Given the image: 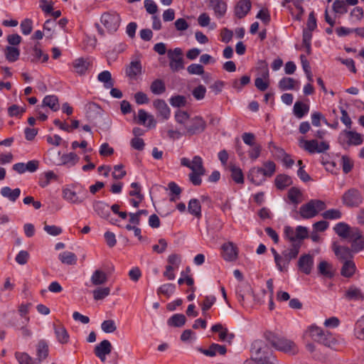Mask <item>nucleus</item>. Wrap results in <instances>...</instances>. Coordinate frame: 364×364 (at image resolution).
<instances>
[{
	"instance_id": "nucleus-31",
	"label": "nucleus",
	"mask_w": 364,
	"mask_h": 364,
	"mask_svg": "<svg viewBox=\"0 0 364 364\" xmlns=\"http://www.w3.org/2000/svg\"><path fill=\"white\" fill-rule=\"evenodd\" d=\"M138 122L149 128L155 127L156 124L154 117L144 109H139L138 112Z\"/></svg>"
},
{
	"instance_id": "nucleus-40",
	"label": "nucleus",
	"mask_w": 364,
	"mask_h": 364,
	"mask_svg": "<svg viewBox=\"0 0 364 364\" xmlns=\"http://www.w3.org/2000/svg\"><path fill=\"white\" fill-rule=\"evenodd\" d=\"M59 260L65 264L73 265L77 262V256L71 252L64 251L58 255Z\"/></svg>"
},
{
	"instance_id": "nucleus-13",
	"label": "nucleus",
	"mask_w": 364,
	"mask_h": 364,
	"mask_svg": "<svg viewBox=\"0 0 364 364\" xmlns=\"http://www.w3.org/2000/svg\"><path fill=\"white\" fill-rule=\"evenodd\" d=\"M208 8L213 11L216 18L223 17L228 10V4L225 0H209Z\"/></svg>"
},
{
	"instance_id": "nucleus-16",
	"label": "nucleus",
	"mask_w": 364,
	"mask_h": 364,
	"mask_svg": "<svg viewBox=\"0 0 364 364\" xmlns=\"http://www.w3.org/2000/svg\"><path fill=\"white\" fill-rule=\"evenodd\" d=\"M39 167V161L37 160H31L25 163H16L13 165V170L19 174H23L26 171L33 173L38 170Z\"/></svg>"
},
{
	"instance_id": "nucleus-28",
	"label": "nucleus",
	"mask_w": 364,
	"mask_h": 364,
	"mask_svg": "<svg viewBox=\"0 0 364 364\" xmlns=\"http://www.w3.org/2000/svg\"><path fill=\"white\" fill-rule=\"evenodd\" d=\"M49 348L45 340H41L36 345V356L38 363L47 358L48 356Z\"/></svg>"
},
{
	"instance_id": "nucleus-64",
	"label": "nucleus",
	"mask_w": 364,
	"mask_h": 364,
	"mask_svg": "<svg viewBox=\"0 0 364 364\" xmlns=\"http://www.w3.org/2000/svg\"><path fill=\"white\" fill-rule=\"evenodd\" d=\"M187 71L190 75H200L204 74V68L202 65L198 63L191 64L187 67Z\"/></svg>"
},
{
	"instance_id": "nucleus-62",
	"label": "nucleus",
	"mask_w": 364,
	"mask_h": 364,
	"mask_svg": "<svg viewBox=\"0 0 364 364\" xmlns=\"http://www.w3.org/2000/svg\"><path fill=\"white\" fill-rule=\"evenodd\" d=\"M168 265L177 269L181 262V257L178 254H171L167 258Z\"/></svg>"
},
{
	"instance_id": "nucleus-11",
	"label": "nucleus",
	"mask_w": 364,
	"mask_h": 364,
	"mask_svg": "<svg viewBox=\"0 0 364 364\" xmlns=\"http://www.w3.org/2000/svg\"><path fill=\"white\" fill-rule=\"evenodd\" d=\"M306 333L315 341L326 346L330 345L328 340V336L329 335L325 333L323 329L318 326L314 325L309 326L306 331Z\"/></svg>"
},
{
	"instance_id": "nucleus-39",
	"label": "nucleus",
	"mask_w": 364,
	"mask_h": 364,
	"mask_svg": "<svg viewBox=\"0 0 364 364\" xmlns=\"http://www.w3.org/2000/svg\"><path fill=\"white\" fill-rule=\"evenodd\" d=\"M292 183L291 178L285 174H279L274 180V183L278 189L283 190L289 186Z\"/></svg>"
},
{
	"instance_id": "nucleus-36",
	"label": "nucleus",
	"mask_w": 364,
	"mask_h": 364,
	"mask_svg": "<svg viewBox=\"0 0 364 364\" xmlns=\"http://www.w3.org/2000/svg\"><path fill=\"white\" fill-rule=\"evenodd\" d=\"M309 111V106L302 102L297 101L293 107L294 114L298 118H303Z\"/></svg>"
},
{
	"instance_id": "nucleus-45",
	"label": "nucleus",
	"mask_w": 364,
	"mask_h": 364,
	"mask_svg": "<svg viewBox=\"0 0 364 364\" xmlns=\"http://www.w3.org/2000/svg\"><path fill=\"white\" fill-rule=\"evenodd\" d=\"M90 280L94 285H101L107 282V277L105 272L97 269L93 272Z\"/></svg>"
},
{
	"instance_id": "nucleus-27",
	"label": "nucleus",
	"mask_w": 364,
	"mask_h": 364,
	"mask_svg": "<svg viewBox=\"0 0 364 364\" xmlns=\"http://www.w3.org/2000/svg\"><path fill=\"white\" fill-rule=\"evenodd\" d=\"M198 350L206 356L213 357L218 353L220 355L226 353V348L218 343H212L208 349L198 348Z\"/></svg>"
},
{
	"instance_id": "nucleus-58",
	"label": "nucleus",
	"mask_w": 364,
	"mask_h": 364,
	"mask_svg": "<svg viewBox=\"0 0 364 364\" xmlns=\"http://www.w3.org/2000/svg\"><path fill=\"white\" fill-rule=\"evenodd\" d=\"M322 216L328 220H337L342 217V213L338 209H329L325 211Z\"/></svg>"
},
{
	"instance_id": "nucleus-33",
	"label": "nucleus",
	"mask_w": 364,
	"mask_h": 364,
	"mask_svg": "<svg viewBox=\"0 0 364 364\" xmlns=\"http://www.w3.org/2000/svg\"><path fill=\"white\" fill-rule=\"evenodd\" d=\"M0 193L3 197L8 198L12 202H15L21 194V190L18 188L11 189L8 186H4L1 188Z\"/></svg>"
},
{
	"instance_id": "nucleus-56",
	"label": "nucleus",
	"mask_w": 364,
	"mask_h": 364,
	"mask_svg": "<svg viewBox=\"0 0 364 364\" xmlns=\"http://www.w3.org/2000/svg\"><path fill=\"white\" fill-rule=\"evenodd\" d=\"M110 294L109 287H100L93 291V297L95 300H101Z\"/></svg>"
},
{
	"instance_id": "nucleus-61",
	"label": "nucleus",
	"mask_w": 364,
	"mask_h": 364,
	"mask_svg": "<svg viewBox=\"0 0 364 364\" xmlns=\"http://www.w3.org/2000/svg\"><path fill=\"white\" fill-rule=\"evenodd\" d=\"M21 32L23 35H28L31 33L33 29V21L30 18H25L23 20L20 25Z\"/></svg>"
},
{
	"instance_id": "nucleus-42",
	"label": "nucleus",
	"mask_w": 364,
	"mask_h": 364,
	"mask_svg": "<svg viewBox=\"0 0 364 364\" xmlns=\"http://www.w3.org/2000/svg\"><path fill=\"white\" fill-rule=\"evenodd\" d=\"M80 158L76 154L70 152L69 154H63L62 156L60 164L71 167L77 164Z\"/></svg>"
},
{
	"instance_id": "nucleus-52",
	"label": "nucleus",
	"mask_w": 364,
	"mask_h": 364,
	"mask_svg": "<svg viewBox=\"0 0 364 364\" xmlns=\"http://www.w3.org/2000/svg\"><path fill=\"white\" fill-rule=\"evenodd\" d=\"M150 89L154 94L161 95L165 92L166 87L164 82L162 80H156L151 83Z\"/></svg>"
},
{
	"instance_id": "nucleus-47",
	"label": "nucleus",
	"mask_w": 364,
	"mask_h": 364,
	"mask_svg": "<svg viewBox=\"0 0 364 364\" xmlns=\"http://www.w3.org/2000/svg\"><path fill=\"white\" fill-rule=\"evenodd\" d=\"M230 169L232 180L237 183L242 184L244 183V175L242 169L235 165L230 166Z\"/></svg>"
},
{
	"instance_id": "nucleus-6",
	"label": "nucleus",
	"mask_w": 364,
	"mask_h": 364,
	"mask_svg": "<svg viewBox=\"0 0 364 364\" xmlns=\"http://www.w3.org/2000/svg\"><path fill=\"white\" fill-rule=\"evenodd\" d=\"M326 207L325 203L321 200H311L300 207L299 213L304 219H309L315 217Z\"/></svg>"
},
{
	"instance_id": "nucleus-19",
	"label": "nucleus",
	"mask_w": 364,
	"mask_h": 364,
	"mask_svg": "<svg viewBox=\"0 0 364 364\" xmlns=\"http://www.w3.org/2000/svg\"><path fill=\"white\" fill-rule=\"evenodd\" d=\"M222 257L225 261L232 262L237 258V249L232 242H227L223 245Z\"/></svg>"
},
{
	"instance_id": "nucleus-63",
	"label": "nucleus",
	"mask_w": 364,
	"mask_h": 364,
	"mask_svg": "<svg viewBox=\"0 0 364 364\" xmlns=\"http://www.w3.org/2000/svg\"><path fill=\"white\" fill-rule=\"evenodd\" d=\"M101 328L104 332L110 333L116 331L117 326L113 320H106L102 323Z\"/></svg>"
},
{
	"instance_id": "nucleus-25",
	"label": "nucleus",
	"mask_w": 364,
	"mask_h": 364,
	"mask_svg": "<svg viewBox=\"0 0 364 364\" xmlns=\"http://www.w3.org/2000/svg\"><path fill=\"white\" fill-rule=\"evenodd\" d=\"M348 240L351 242V248L354 252H358L364 249V237L358 228L356 235H353Z\"/></svg>"
},
{
	"instance_id": "nucleus-4",
	"label": "nucleus",
	"mask_w": 364,
	"mask_h": 364,
	"mask_svg": "<svg viewBox=\"0 0 364 364\" xmlns=\"http://www.w3.org/2000/svg\"><path fill=\"white\" fill-rule=\"evenodd\" d=\"M267 338L274 348L284 353L295 355L299 351L297 345L293 341L285 337L269 333L267 336Z\"/></svg>"
},
{
	"instance_id": "nucleus-24",
	"label": "nucleus",
	"mask_w": 364,
	"mask_h": 364,
	"mask_svg": "<svg viewBox=\"0 0 364 364\" xmlns=\"http://www.w3.org/2000/svg\"><path fill=\"white\" fill-rule=\"evenodd\" d=\"M63 198L70 203L79 204L81 203L85 198L80 196L78 193L71 188H65L63 190Z\"/></svg>"
},
{
	"instance_id": "nucleus-15",
	"label": "nucleus",
	"mask_w": 364,
	"mask_h": 364,
	"mask_svg": "<svg viewBox=\"0 0 364 364\" xmlns=\"http://www.w3.org/2000/svg\"><path fill=\"white\" fill-rule=\"evenodd\" d=\"M314 264V256L306 254L300 256L298 260V267L305 274H310Z\"/></svg>"
},
{
	"instance_id": "nucleus-53",
	"label": "nucleus",
	"mask_w": 364,
	"mask_h": 364,
	"mask_svg": "<svg viewBox=\"0 0 364 364\" xmlns=\"http://www.w3.org/2000/svg\"><path fill=\"white\" fill-rule=\"evenodd\" d=\"M250 77L248 75L242 76L240 80L235 79L232 81V86L237 91H240L244 86L249 84Z\"/></svg>"
},
{
	"instance_id": "nucleus-34",
	"label": "nucleus",
	"mask_w": 364,
	"mask_h": 364,
	"mask_svg": "<svg viewBox=\"0 0 364 364\" xmlns=\"http://www.w3.org/2000/svg\"><path fill=\"white\" fill-rule=\"evenodd\" d=\"M97 80L103 83L105 89H110L114 85V80L112 78V74L108 70H104L97 75Z\"/></svg>"
},
{
	"instance_id": "nucleus-38",
	"label": "nucleus",
	"mask_w": 364,
	"mask_h": 364,
	"mask_svg": "<svg viewBox=\"0 0 364 364\" xmlns=\"http://www.w3.org/2000/svg\"><path fill=\"white\" fill-rule=\"evenodd\" d=\"M345 296L349 300H363L364 294L360 289L356 287H350L346 291Z\"/></svg>"
},
{
	"instance_id": "nucleus-37",
	"label": "nucleus",
	"mask_w": 364,
	"mask_h": 364,
	"mask_svg": "<svg viewBox=\"0 0 364 364\" xmlns=\"http://www.w3.org/2000/svg\"><path fill=\"white\" fill-rule=\"evenodd\" d=\"M94 208L99 216L107 220L109 219L110 215L109 205L103 202H97L95 204Z\"/></svg>"
},
{
	"instance_id": "nucleus-21",
	"label": "nucleus",
	"mask_w": 364,
	"mask_h": 364,
	"mask_svg": "<svg viewBox=\"0 0 364 364\" xmlns=\"http://www.w3.org/2000/svg\"><path fill=\"white\" fill-rule=\"evenodd\" d=\"M333 250L336 257L342 261L351 260L353 258V250L348 247L340 246L334 243Z\"/></svg>"
},
{
	"instance_id": "nucleus-9",
	"label": "nucleus",
	"mask_w": 364,
	"mask_h": 364,
	"mask_svg": "<svg viewBox=\"0 0 364 364\" xmlns=\"http://www.w3.org/2000/svg\"><path fill=\"white\" fill-rule=\"evenodd\" d=\"M343 203L348 207H357L363 203V197L359 191L352 188L343 196Z\"/></svg>"
},
{
	"instance_id": "nucleus-46",
	"label": "nucleus",
	"mask_w": 364,
	"mask_h": 364,
	"mask_svg": "<svg viewBox=\"0 0 364 364\" xmlns=\"http://www.w3.org/2000/svg\"><path fill=\"white\" fill-rule=\"evenodd\" d=\"M5 57L9 62H15L19 58L20 50L14 46H7L4 51Z\"/></svg>"
},
{
	"instance_id": "nucleus-59",
	"label": "nucleus",
	"mask_w": 364,
	"mask_h": 364,
	"mask_svg": "<svg viewBox=\"0 0 364 364\" xmlns=\"http://www.w3.org/2000/svg\"><path fill=\"white\" fill-rule=\"evenodd\" d=\"M350 17L353 21H361L364 17V11L363 8L360 6L354 7L350 13Z\"/></svg>"
},
{
	"instance_id": "nucleus-14",
	"label": "nucleus",
	"mask_w": 364,
	"mask_h": 364,
	"mask_svg": "<svg viewBox=\"0 0 364 364\" xmlns=\"http://www.w3.org/2000/svg\"><path fill=\"white\" fill-rule=\"evenodd\" d=\"M72 67L75 73L84 75L91 67V61L89 58H79L73 61Z\"/></svg>"
},
{
	"instance_id": "nucleus-57",
	"label": "nucleus",
	"mask_w": 364,
	"mask_h": 364,
	"mask_svg": "<svg viewBox=\"0 0 364 364\" xmlns=\"http://www.w3.org/2000/svg\"><path fill=\"white\" fill-rule=\"evenodd\" d=\"M299 252V246L293 245L292 247L282 251V254L290 262L296 258Z\"/></svg>"
},
{
	"instance_id": "nucleus-17",
	"label": "nucleus",
	"mask_w": 364,
	"mask_h": 364,
	"mask_svg": "<svg viewBox=\"0 0 364 364\" xmlns=\"http://www.w3.org/2000/svg\"><path fill=\"white\" fill-rule=\"evenodd\" d=\"M112 344L108 340H104L97 344L94 350L95 355L102 362L106 361V356L112 351Z\"/></svg>"
},
{
	"instance_id": "nucleus-30",
	"label": "nucleus",
	"mask_w": 364,
	"mask_h": 364,
	"mask_svg": "<svg viewBox=\"0 0 364 364\" xmlns=\"http://www.w3.org/2000/svg\"><path fill=\"white\" fill-rule=\"evenodd\" d=\"M154 107L159 112V115L164 119H168L171 115V110L167 104L163 100H156L153 103Z\"/></svg>"
},
{
	"instance_id": "nucleus-2",
	"label": "nucleus",
	"mask_w": 364,
	"mask_h": 364,
	"mask_svg": "<svg viewBox=\"0 0 364 364\" xmlns=\"http://www.w3.org/2000/svg\"><path fill=\"white\" fill-rule=\"evenodd\" d=\"M276 172V164L272 161L263 162L262 166H254L249 171L247 178L255 185L260 186Z\"/></svg>"
},
{
	"instance_id": "nucleus-51",
	"label": "nucleus",
	"mask_w": 364,
	"mask_h": 364,
	"mask_svg": "<svg viewBox=\"0 0 364 364\" xmlns=\"http://www.w3.org/2000/svg\"><path fill=\"white\" fill-rule=\"evenodd\" d=\"M15 358L19 364H36L33 358L25 352H16Z\"/></svg>"
},
{
	"instance_id": "nucleus-32",
	"label": "nucleus",
	"mask_w": 364,
	"mask_h": 364,
	"mask_svg": "<svg viewBox=\"0 0 364 364\" xmlns=\"http://www.w3.org/2000/svg\"><path fill=\"white\" fill-rule=\"evenodd\" d=\"M54 332L55 334L56 339L61 344H65L69 341V334L65 328L59 324L54 325Z\"/></svg>"
},
{
	"instance_id": "nucleus-23",
	"label": "nucleus",
	"mask_w": 364,
	"mask_h": 364,
	"mask_svg": "<svg viewBox=\"0 0 364 364\" xmlns=\"http://www.w3.org/2000/svg\"><path fill=\"white\" fill-rule=\"evenodd\" d=\"M318 272L325 278L331 279L335 274L333 264L326 260H321L317 266Z\"/></svg>"
},
{
	"instance_id": "nucleus-48",
	"label": "nucleus",
	"mask_w": 364,
	"mask_h": 364,
	"mask_svg": "<svg viewBox=\"0 0 364 364\" xmlns=\"http://www.w3.org/2000/svg\"><path fill=\"white\" fill-rule=\"evenodd\" d=\"M186 320V317L183 314H176L173 315L167 321V323L170 326L181 327L185 324Z\"/></svg>"
},
{
	"instance_id": "nucleus-3",
	"label": "nucleus",
	"mask_w": 364,
	"mask_h": 364,
	"mask_svg": "<svg viewBox=\"0 0 364 364\" xmlns=\"http://www.w3.org/2000/svg\"><path fill=\"white\" fill-rule=\"evenodd\" d=\"M181 165L191 170V173L188 175L190 181L194 186H200L202 183L201 177L205 173L202 158L195 156L192 160H190L186 157H183L181 159Z\"/></svg>"
},
{
	"instance_id": "nucleus-10",
	"label": "nucleus",
	"mask_w": 364,
	"mask_h": 364,
	"mask_svg": "<svg viewBox=\"0 0 364 364\" xmlns=\"http://www.w3.org/2000/svg\"><path fill=\"white\" fill-rule=\"evenodd\" d=\"M339 139L348 146H358L363 141V135L354 131H344L341 134Z\"/></svg>"
},
{
	"instance_id": "nucleus-12",
	"label": "nucleus",
	"mask_w": 364,
	"mask_h": 364,
	"mask_svg": "<svg viewBox=\"0 0 364 364\" xmlns=\"http://www.w3.org/2000/svg\"><path fill=\"white\" fill-rule=\"evenodd\" d=\"M357 228H351L345 223H339L334 226L333 230L339 237L348 240L353 235H356Z\"/></svg>"
},
{
	"instance_id": "nucleus-20",
	"label": "nucleus",
	"mask_w": 364,
	"mask_h": 364,
	"mask_svg": "<svg viewBox=\"0 0 364 364\" xmlns=\"http://www.w3.org/2000/svg\"><path fill=\"white\" fill-rule=\"evenodd\" d=\"M269 73L267 67L264 68L261 74L255 80V87L260 91H265L269 85Z\"/></svg>"
},
{
	"instance_id": "nucleus-22",
	"label": "nucleus",
	"mask_w": 364,
	"mask_h": 364,
	"mask_svg": "<svg viewBox=\"0 0 364 364\" xmlns=\"http://www.w3.org/2000/svg\"><path fill=\"white\" fill-rule=\"evenodd\" d=\"M251 7L252 2L250 0H240L235 6V14L239 18H244L249 13Z\"/></svg>"
},
{
	"instance_id": "nucleus-26",
	"label": "nucleus",
	"mask_w": 364,
	"mask_h": 364,
	"mask_svg": "<svg viewBox=\"0 0 364 364\" xmlns=\"http://www.w3.org/2000/svg\"><path fill=\"white\" fill-rule=\"evenodd\" d=\"M357 272L355 263L351 260H346L343 262V265L341 268V274L345 278H351Z\"/></svg>"
},
{
	"instance_id": "nucleus-41",
	"label": "nucleus",
	"mask_w": 364,
	"mask_h": 364,
	"mask_svg": "<svg viewBox=\"0 0 364 364\" xmlns=\"http://www.w3.org/2000/svg\"><path fill=\"white\" fill-rule=\"evenodd\" d=\"M56 179V174L53 171H48L41 174L38 183L41 187L45 188L50 184L51 181Z\"/></svg>"
},
{
	"instance_id": "nucleus-43",
	"label": "nucleus",
	"mask_w": 364,
	"mask_h": 364,
	"mask_svg": "<svg viewBox=\"0 0 364 364\" xmlns=\"http://www.w3.org/2000/svg\"><path fill=\"white\" fill-rule=\"evenodd\" d=\"M141 73V65L139 61L132 62L126 70V73L130 78H135Z\"/></svg>"
},
{
	"instance_id": "nucleus-18",
	"label": "nucleus",
	"mask_w": 364,
	"mask_h": 364,
	"mask_svg": "<svg viewBox=\"0 0 364 364\" xmlns=\"http://www.w3.org/2000/svg\"><path fill=\"white\" fill-rule=\"evenodd\" d=\"M130 186L132 190L129 191V194L132 198H130L129 203L133 207L137 208L144 200V196L141 193V186L136 182L131 183Z\"/></svg>"
},
{
	"instance_id": "nucleus-55",
	"label": "nucleus",
	"mask_w": 364,
	"mask_h": 364,
	"mask_svg": "<svg viewBox=\"0 0 364 364\" xmlns=\"http://www.w3.org/2000/svg\"><path fill=\"white\" fill-rule=\"evenodd\" d=\"M262 146L260 144L250 146L247 151L249 158L252 161H255L261 155Z\"/></svg>"
},
{
	"instance_id": "nucleus-1",
	"label": "nucleus",
	"mask_w": 364,
	"mask_h": 364,
	"mask_svg": "<svg viewBox=\"0 0 364 364\" xmlns=\"http://www.w3.org/2000/svg\"><path fill=\"white\" fill-rule=\"evenodd\" d=\"M174 119L183 135L198 134L204 132L206 128V122L203 117H191L187 112L181 109H178L175 112Z\"/></svg>"
},
{
	"instance_id": "nucleus-7",
	"label": "nucleus",
	"mask_w": 364,
	"mask_h": 364,
	"mask_svg": "<svg viewBox=\"0 0 364 364\" xmlns=\"http://www.w3.org/2000/svg\"><path fill=\"white\" fill-rule=\"evenodd\" d=\"M299 146L309 154L322 153L329 149L326 141L318 142L316 139L306 140L303 138L299 140Z\"/></svg>"
},
{
	"instance_id": "nucleus-50",
	"label": "nucleus",
	"mask_w": 364,
	"mask_h": 364,
	"mask_svg": "<svg viewBox=\"0 0 364 364\" xmlns=\"http://www.w3.org/2000/svg\"><path fill=\"white\" fill-rule=\"evenodd\" d=\"M354 335L358 339L364 341V315L356 321Z\"/></svg>"
},
{
	"instance_id": "nucleus-5",
	"label": "nucleus",
	"mask_w": 364,
	"mask_h": 364,
	"mask_svg": "<svg viewBox=\"0 0 364 364\" xmlns=\"http://www.w3.org/2000/svg\"><path fill=\"white\" fill-rule=\"evenodd\" d=\"M121 17L114 11L104 12L100 17V22L105 27L106 32L109 34L115 33L120 26Z\"/></svg>"
},
{
	"instance_id": "nucleus-8",
	"label": "nucleus",
	"mask_w": 364,
	"mask_h": 364,
	"mask_svg": "<svg viewBox=\"0 0 364 364\" xmlns=\"http://www.w3.org/2000/svg\"><path fill=\"white\" fill-rule=\"evenodd\" d=\"M167 55L170 60L169 66L172 71L176 72L183 68L184 64L182 58V50L180 48L168 50Z\"/></svg>"
},
{
	"instance_id": "nucleus-60",
	"label": "nucleus",
	"mask_w": 364,
	"mask_h": 364,
	"mask_svg": "<svg viewBox=\"0 0 364 364\" xmlns=\"http://www.w3.org/2000/svg\"><path fill=\"white\" fill-rule=\"evenodd\" d=\"M175 291V286L172 284H164L161 285L158 289V294H161L167 297H169L173 294Z\"/></svg>"
},
{
	"instance_id": "nucleus-44",
	"label": "nucleus",
	"mask_w": 364,
	"mask_h": 364,
	"mask_svg": "<svg viewBox=\"0 0 364 364\" xmlns=\"http://www.w3.org/2000/svg\"><path fill=\"white\" fill-rule=\"evenodd\" d=\"M188 210L191 215L200 218L201 216V206L199 200L196 198L190 200Z\"/></svg>"
},
{
	"instance_id": "nucleus-35",
	"label": "nucleus",
	"mask_w": 364,
	"mask_h": 364,
	"mask_svg": "<svg viewBox=\"0 0 364 364\" xmlns=\"http://www.w3.org/2000/svg\"><path fill=\"white\" fill-rule=\"evenodd\" d=\"M41 107H48L54 112L58 111L60 109L58 97L55 95L46 96L43 100Z\"/></svg>"
},
{
	"instance_id": "nucleus-54",
	"label": "nucleus",
	"mask_w": 364,
	"mask_h": 364,
	"mask_svg": "<svg viewBox=\"0 0 364 364\" xmlns=\"http://www.w3.org/2000/svg\"><path fill=\"white\" fill-rule=\"evenodd\" d=\"M333 11L336 14H343L348 11L344 0H336L332 5Z\"/></svg>"
},
{
	"instance_id": "nucleus-29",
	"label": "nucleus",
	"mask_w": 364,
	"mask_h": 364,
	"mask_svg": "<svg viewBox=\"0 0 364 364\" xmlns=\"http://www.w3.org/2000/svg\"><path fill=\"white\" fill-rule=\"evenodd\" d=\"M299 85V82L292 77H283L279 80L278 85L281 90H298Z\"/></svg>"
},
{
	"instance_id": "nucleus-49",
	"label": "nucleus",
	"mask_w": 364,
	"mask_h": 364,
	"mask_svg": "<svg viewBox=\"0 0 364 364\" xmlns=\"http://www.w3.org/2000/svg\"><path fill=\"white\" fill-rule=\"evenodd\" d=\"M277 269L279 272H287L290 262L282 253L274 259Z\"/></svg>"
}]
</instances>
